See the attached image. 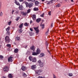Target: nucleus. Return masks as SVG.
Returning a JSON list of instances; mask_svg holds the SVG:
<instances>
[{
  "instance_id": "412c9836",
  "label": "nucleus",
  "mask_w": 78,
  "mask_h": 78,
  "mask_svg": "<svg viewBox=\"0 0 78 78\" xmlns=\"http://www.w3.org/2000/svg\"><path fill=\"white\" fill-rule=\"evenodd\" d=\"M35 32L37 34L39 33V30H35Z\"/></svg>"
},
{
  "instance_id": "69168bd1",
  "label": "nucleus",
  "mask_w": 78,
  "mask_h": 78,
  "mask_svg": "<svg viewBox=\"0 0 78 78\" xmlns=\"http://www.w3.org/2000/svg\"><path fill=\"white\" fill-rule=\"evenodd\" d=\"M71 0V2H73V0Z\"/></svg>"
},
{
  "instance_id": "c756f323",
  "label": "nucleus",
  "mask_w": 78,
  "mask_h": 78,
  "mask_svg": "<svg viewBox=\"0 0 78 78\" xmlns=\"http://www.w3.org/2000/svg\"><path fill=\"white\" fill-rule=\"evenodd\" d=\"M19 12V11H16V12L14 13V14H15V15H17Z\"/></svg>"
},
{
  "instance_id": "58836bf2",
  "label": "nucleus",
  "mask_w": 78,
  "mask_h": 78,
  "mask_svg": "<svg viewBox=\"0 0 78 78\" xmlns=\"http://www.w3.org/2000/svg\"><path fill=\"white\" fill-rule=\"evenodd\" d=\"M41 17H44V13L42 14L41 15Z\"/></svg>"
},
{
  "instance_id": "20e7f679",
  "label": "nucleus",
  "mask_w": 78,
  "mask_h": 78,
  "mask_svg": "<svg viewBox=\"0 0 78 78\" xmlns=\"http://www.w3.org/2000/svg\"><path fill=\"white\" fill-rule=\"evenodd\" d=\"M3 70L4 72H8V70H9L8 67V66L5 67L3 69Z\"/></svg>"
},
{
  "instance_id": "423d86ee",
  "label": "nucleus",
  "mask_w": 78,
  "mask_h": 78,
  "mask_svg": "<svg viewBox=\"0 0 78 78\" xmlns=\"http://www.w3.org/2000/svg\"><path fill=\"white\" fill-rule=\"evenodd\" d=\"M36 52L38 55H39L41 53V50L40 48H38L36 50Z\"/></svg>"
},
{
  "instance_id": "4468645a",
  "label": "nucleus",
  "mask_w": 78,
  "mask_h": 78,
  "mask_svg": "<svg viewBox=\"0 0 78 78\" xmlns=\"http://www.w3.org/2000/svg\"><path fill=\"white\" fill-rule=\"evenodd\" d=\"M31 49L32 50L34 51H35V49L34 48V46H33L30 47Z\"/></svg>"
},
{
  "instance_id": "680f3d73",
  "label": "nucleus",
  "mask_w": 78,
  "mask_h": 78,
  "mask_svg": "<svg viewBox=\"0 0 78 78\" xmlns=\"http://www.w3.org/2000/svg\"><path fill=\"white\" fill-rule=\"evenodd\" d=\"M32 21L31 20H30V23H32Z\"/></svg>"
},
{
  "instance_id": "aec40b11",
  "label": "nucleus",
  "mask_w": 78,
  "mask_h": 78,
  "mask_svg": "<svg viewBox=\"0 0 78 78\" xmlns=\"http://www.w3.org/2000/svg\"><path fill=\"white\" fill-rule=\"evenodd\" d=\"M8 77L9 78H12V75L11 74H9L8 75Z\"/></svg>"
},
{
  "instance_id": "5fc2aeb1",
  "label": "nucleus",
  "mask_w": 78,
  "mask_h": 78,
  "mask_svg": "<svg viewBox=\"0 0 78 78\" xmlns=\"http://www.w3.org/2000/svg\"><path fill=\"white\" fill-rule=\"evenodd\" d=\"M24 0H19V2H23V1H24Z\"/></svg>"
},
{
  "instance_id": "c9c22d12",
  "label": "nucleus",
  "mask_w": 78,
  "mask_h": 78,
  "mask_svg": "<svg viewBox=\"0 0 78 78\" xmlns=\"http://www.w3.org/2000/svg\"><path fill=\"white\" fill-rule=\"evenodd\" d=\"M38 78H45V77H42V76H40L38 77Z\"/></svg>"
},
{
  "instance_id": "f03ea898",
  "label": "nucleus",
  "mask_w": 78,
  "mask_h": 78,
  "mask_svg": "<svg viewBox=\"0 0 78 78\" xmlns=\"http://www.w3.org/2000/svg\"><path fill=\"white\" fill-rule=\"evenodd\" d=\"M36 73H37V75H40V73L42 72V70L40 69L38 70H36L35 71Z\"/></svg>"
},
{
  "instance_id": "393cba45",
  "label": "nucleus",
  "mask_w": 78,
  "mask_h": 78,
  "mask_svg": "<svg viewBox=\"0 0 78 78\" xmlns=\"http://www.w3.org/2000/svg\"><path fill=\"white\" fill-rule=\"evenodd\" d=\"M39 2H38L37 1H36L35 2V5H36V6H38V5H39Z\"/></svg>"
},
{
  "instance_id": "a211bd4d",
  "label": "nucleus",
  "mask_w": 78,
  "mask_h": 78,
  "mask_svg": "<svg viewBox=\"0 0 78 78\" xmlns=\"http://www.w3.org/2000/svg\"><path fill=\"white\" fill-rule=\"evenodd\" d=\"M34 11H38L39 10V9H38V8L35 7L34 9Z\"/></svg>"
},
{
  "instance_id": "c85d7f7f",
  "label": "nucleus",
  "mask_w": 78,
  "mask_h": 78,
  "mask_svg": "<svg viewBox=\"0 0 78 78\" xmlns=\"http://www.w3.org/2000/svg\"><path fill=\"white\" fill-rule=\"evenodd\" d=\"M11 23H12V22L11 21H10V22H8V25H11Z\"/></svg>"
},
{
  "instance_id": "f257e3e1",
  "label": "nucleus",
  "mask_w": 78,
  "mask_h": 78,
  "mask_svg": "<svg viewBox=\"0 0 78 78\" xmlns=\"http://www.w3.org/2000/svg\"><path fill=\"white\" fill-rule=\"evenodd\" d=\"M5 42H6V43L7 44L9 43V42H10V39H9V37L7 36L5 37Z\"/></svg>"
},
{
  "instance_id": "338daca9",
  "label": "nucleus",
  "mask_w": 78,
  "mask_h": 78,
  "mask_svg": "<svg viewBox=\"0 0 78 78\" xmlns=\"http://www.w3.org/2000/svg\"><path fill=\"white\" fill-rule=\"evenodd\" d=\"M30 30L31 31H33V30Z\"/></svg>"
},
{
  "instance_id": "0e129e2a",
  "label": "nucleus",
  "mask_w": 78,
  "mask_h": 78,
  "mask_svg": "<svg viewBox=\"0 0 78 78\" xmlns=\"http://www.w3.org/2000/svg\"><path fill=\"white\" fill-rule=\"evenodd\" d=\"M75 31V30H73V32H74V31Z\"/></svg>"
},
{
  "instance_id": "bb28decb",
  "label": "nucleus",
  "mask_w": 78,
  "mask_h": 78,
  "mask_svg": "<svg viewBox=\"0 0 78 78\" xmlns=\"http://www.w3.org/2000/svg\"><path fill=\"white\" fill-rule=\"evenodd\" d=\"M16 40L18 41H20V37H17Z\"/></svg>"
},
{
  "instance_id": "864d4df0",
  "label": "nucleus",
  "mask_w": 78,
  "mask_h": 78,
  "mask_svg": "<svg viewBox=\"0 0 78 78\" xmlns=\"http://www.w3.org/2000/svg\"><path fill=\"white\" fill-rule=\"evenodd\" d=\"M10 29V27H8L6 30H9Z\"/></svg>"
},
{
  "instance_id": "39448f33",
  "label": "nucleus",
  "mask_w": 78,
  "mask_h": 78,
  "mask_svg": "<svg viewBox=\"0 0 78 78\" xmlns=\"http://www.w3.org/2000/svg\"><path fill=\"white\" fill-rule=\"evenodd\" d=\"M9 62H12L13 61V58L12 57H10L8 58Z\"/></svg>"
},
{
  "instance_id": "37998d69",
  "label": "nucleus",
  "mask_w": 78,
  "mask_h": 78,
  "mask_svg": "<svg viewBox=\"0 0 78 78\" xmlns=\"http://www.w3.org/2000/svg\"><path fill=\"white\" fill-rule=\"evenodd\" d=\"M3 56L2 55H0V59H3Z\"/></svg>"
},
{
  "instance_id": "2f4dec72",
  "label": "nucleus",
  "mask_w": 78,
  "mask_h": 78,
  "mask_svg": "<svg viewBox=\"0 0 78 78\" xmlns=\"http://www.w3.org/2000/svg\"><path fill=\"white\" fill-rule=\"evenodd\" d=\"M22 31H23V30H18V32H19L20 33H21Z\"/></svg>"
},
{
  "instance_id": "a18cd8bd",
  "label": "nucleus",
  "mask_w": 78,
  "mask_h": 78,
  "mask_svg": "<svg viewBox=\"0 0 78 78\" xmlns=\"http://www.w3.org/2000/svg\"><path fill=\"white\" fill-rule=\"evenodd\" d=\"M15 11L14 10H12V14H14V12Z\"/></svg>"
},
{
  "instance_id": "9b49d317",
  "label": "nucleus",
  "mask_w": 78,
  "mask_h": 78,
  "mask_svg": "<svg viewBox=\"0 0 78 78\" xmlns=\"http://www.w3.org/2000/svg\"><path fill=\"white\" fill-rule=\"evenodd\" d=\"M36 58L35 57H34L32 58V62H36Z\"/></svg>"
},
{
  "instance_id": "bf43d9fd",
  "label": "nucleus",
  "mask_w": 78,
  "mask_h": 78,
  "mask_svg": "<svg viewBox=\"0 0 78 78\" xmlns=\"http://www.w3.org/2000/svg\"><path fill=\"white\" fill-rule=\"evenodd\" d=\"M56 21L57 22H59V20H57Z\"/></svg>"
},
{
  "instance_id": "f8f14e48",
  "label": "nucleus",
  "mask_w": 78,
  "mask_h": 78,
  "mask_svg": "<svg viewBox=\"0 0 78 78\" xmlns=\"http://www.w3.org/2000/svg\"><path fill=\"white\" fill-rule=\"evenodd\" d=\"M15 3H16V4L17 5L20 6V4H19V3L18 2H17V0H15Z\"/></svg>"
},
{
  "instance_id": "cd10ccee",
  "label": "nucleus",
  "mask_w": 78,
  "mask_h": 78,
  "mask_svg": "<svg viewBox=\"0 0 78 78\" xmlns=\"http://www.w3.org/2000/svg\"><path fill=\"white\" fill-rule=\"evenodd\" d=\"M68 76H73V74H72V73H68Z\"/></svg>"
},
{
  "instance_id": "6e6552de",
  "label": "nucleus",
  "mask_w": 78,
  "mask_h": 78,
  "mask_svg": "<svg viewBox=\"0 0 78 78\" xmlns=\"http://www.w3.org/2000/svg\"><path fill=\"white\" fill-rule=\"evenodd\" d=\"M32 18L33 20H35L36 19V15H33L32 16Z\"/></svg>"
},
{
  "instance_id": "1a4fd4ad",
  "label": "nucleus",
  "mask_w": 78,
  "mask_h": 78,
  "mask_svg": "<svg viewBox=\"0 0 78 78\" xmlns=\"http://www.w3.org/2000/svg\"><path fill=\"white\" fill-rule=\"evenodd\" d=\"M31 69H33V70L36 69V65H33L31 66Z\"/></svg>"
},
{
  "instance_id": "b1692460",
  "label": "nucleus",
  "mask_w": 78,
  "mask_h": 78,
  "mask_svg": "<svg viewBox=\"0 0 78 78\" xmlns=\"http://www.w3.org/2000/svg\"><path fill=\"white\" fill-rule=\"evenodd\" d=\"M33 57H31V56H30L29 57V60H30V61H32V60H33Z\"/></svg>"
},
{
  "instance_id": "72a5a7b5",
  "label": "nucleus",
  "mask_w": 78,
  "mask_h": 78,
  "mask_svg": "<svg viewBox=\"0 0 78 78\" xmlns=\"http://www.w3.org/2000/svg\"><path fill=\"white\" fill-rule=\"evenodd\" d=\"M61 6V5L59 4H58L57 5H56V7H60Z\"/></svg>"
},
{
  "instance_id": "5701e85b",
  "label": "nucleus",
  "mask_w": 78,
  "mask_h": 78,
  "mask_svg": "<svg viewBox=\"0 0 78 78\" xmlns=\"http://www.w3.org/2000/svg\"><path fill=\"white\" fill-rule=\"evenodd\" d=\"M44 56H45V54H44L43 53H41L40 55V56H41V57H43Z\"/></svg>"
},
{
  "instance_id": "2eb2a0df",
  "label": "nucleus",
  "mask_w": 78,
  "mask_h": 78,
  "mask_svg": "<svg viewBox=\"0 0 78 78\" xmlns=\"http://www.w3.org/2000/svg\"><path fill=\"white\" fill-rule=\"evenodd\" d=\"M38 55V54H37V52H32V55H34V56H36V55Z\"/></svg>"
},
{
  "instance_id": "de8ad7c7",
  "label": "nucleus",
  "mask_w": 78,
  "mask_h": 78,
  "mask_svg": "<svg viewBox=\"0 0 78 78\" xmlns=\"http://www.w3.org/2000/svg\"><path fill=\"white\" fill-rule=\"evenodd\" d=\"M23 76H25V77H26V76H27V74H25V73H24Z\"/></svg>"
},
{
  "instance_id": "13d9d810",
  "label": "nucleus",
  "mask_w": 78,
  "mask_h": 78,
  "mask_svg": "<svg viewBox=\"0 0 78 78\" xmlns=\"http://www.w3.org/2000/svg\"><path fill=\"white\" fill-rule=\"evenodd\" d=\"M47 51L49 53H50V51L49 50H48Z\"/></svg>"
},
{
  "instance_id": "473e14b6",
  "label": "nucleus",
  "mask_w": 78,
  "mask_h": 78,
  "mask_svg": "<svg viewBox=\"0 0 78 78\" xmlns=\"http://www.w3.org/2000/svg\"><path fill=\"white\" fill-rule=\"evenodd\" d=\"M30 36H32V35H33V34H34L33 33L31 32H30Z\"/></svg>"
},
{
  "instance_id": "79ce46f5",
  "label": "nucleus",
  "mask_w": 78,
  "mask_h": 78,
  "mask_svg": "<svg viewBox=\"0 0 78 78\" xmlns=\"http://www.w3.org/2000/svg\"><path fill=\"white\" fill-rule=\"evenodd\" d=\"M0 16L1 17H2L3 16V13L2 12H1L0 13Z\"/></svg>"
},
{
  "instance_id": "3c124183",
  "label": "nucleus",
  "mask_w": 78,
  "mask_h": 78,
  "mask_svg": "<svg viewBox=\"0 0 78 78\" xmlns=\"http://www.w3.org/2000/svg\"><path fill=\"white\" fill-rule=\"evenodd\" d=\"M30 12V9H29L27 10V12L29 13Z\"/></svg>"
},
{
  "instance_id": "0eeeda50",
  "label": "nucleus",
  "mask_w": 78,
  "mask_h": 78,
  "mask_svg": "<svg viewBox=\"0 0 78 78\" xmlns=\"http://www.w3.org/2000/svg\"><path fill=\"white\" fill-rule=\"evenodd\" d=\"M32 6H33V3H30L29 4L28 7H29L30 8H31Z\"/></svg>"
},
{
  "instance_id": "774afa93",
  "label": "nucleus",
  "mask_w": 78,
  "mask_h": 78,
  "mask_svg": "<svg viewBox=\"0 0 78 78\" xmlns=\"http://www.w3.org/2000/svg\"><path fill=\"white\" fill-rule=\"evenodd\" d=\"M1 47H2V46L0 45V48H1Z\"/></svg>"
},
{
  "instance_id": "ea45409f",
  "label": "nucleus",
  "mask_w": 78,
  "mask_h": 78,
  "mask_svg": "<svg viewBox=\"0 0 78 78\" xmlns=\"http://www.w3.org/2000/svg\"><path fill=\"white\" fill-rule=\"evenodd\" d=\"M38 28H39V27H34V28L35 30H38Z\"/></svg>"
},
{
  "instance_id": "f704fd0d",
  "label": "nucleus",
  "mask_w": 78,
  "mask_h": 78,
  "mask_svg": "<svg viewBox=\"0 0 78 78\" xmlns=\"http://www.w3.org/2000/svg\"><path fill=\"white\" fill-rule=\"evenodd\" d=\"M49 32V30H48L47 32H46V35H47L48 34Z\"/></svg>"
},
{
  "instance_id": "9d476101",
  "label": "nucleus",
  "mask_w": 78,
  "mask_h": 78,
  "mask_svg": "<svg viewBox=\"0 0 78 78\" xmlns=\"http://www.w3.org/2000/svg\"><path fill=\"white\" fill-rule=\"evenodd\" d=\"M21 69L22 70H23V71H24L25 70H26L27 69V67L25 66H23L22 67Z\"/></svg>"
},
{
  "instance_id": "4be33fe9",
  "label": "nucleus",
  "mask_w": 78,
  "mask_h": 78,
  "mask_svg": "<svg viewBox=\"0 0 78 78\" xmlns=\"http://www.w3.org/2000/svg\"><path fill=\"white\" fill-rule=\"evenodd\" d=\"M19 9H20V10H21V9H23V8L22 7V5H20L19 8Z\"/></svg>"
},
{
  "instance_id": "7c9ffc66",
  "label": "nucleus",
  "mask_w": 78,
  "mask_h": 78,
  "mask_svg": "<svg viewBox=\"0 0 78 78\" xmlns=\"http://www.w3.org/2000/svg\"><path fill=\"white\" fill-rule=\"evenodd\" d=\"M6 31H7V33L8 34H9V33H10V31H9V30H6Z\"/></svg>"
},
{
  "instance_id": "6e6d98bb",
  "label": "nucleus",
  "mask_w": 78,
  "mask_h": 78,
  "mask_svg": "<svg viewBox=\"0 0 78 78\" xmlns=\"http://www.w3.org/2000/svg\"><path fill=\"white\" fill-rule=\"evenodd\" d=\"M52 27H53V23H51V28H52Z\"/></svg>"
},
{
  "instance_id": "e2e57ef3",
  "label": "nucleus",
  "mask_w": 78,
  "mask_h": 78,
  "mask_svg": "<svg viewBox=\"0 0 78 78\" xmlns=\"http://www.w3.org/2000/svg\"><path fill=\"white\" fill-rule=\"evenodd\" d=\"M41 1H42V2H44V1H45V0H41Z\"/></svg>"
},
{
  "instance_id": "052dcab7",
  "label": "nucleus",
  "mask_w": 78,
  "mask_h": 78,
  "mask_svg": "<svg viewBox=\"0 0 78 78\" xmlns=\"http://www.w3.org/2000/svg\"><path fill=\"white\" fill-rule=\"evenodd\" d=\"M25 48H27V46H26L25 47Z\"/></svg>"
},
{
  "instance_id": "6ab92c4d",
  "label": "nucleus",
  "mask_w": 78,
  "mask_h": 78,
  "mask_svg": "<svg viewBox=\"0 0 78 78\" xmlns=\"http://www.w3.org/2000/svg\"><path fill=\"white\" fill-rule=\"evenodd\" d=\"M41 20V18H38L36 20V22L39 23Z\"/></svg>"
},
{
  "instance_id": "09e8293b",
  "label": "nucleus",
  "mask_w": 78,
  "mask_h": 78,
  "mask_svg": "<svg viewBox=\"0 0 78 78\" xmlns=\"http://www.w3.org/2000/svg\"><path fill=\"white\" fill-rule=\"evenodd\" d=\"M48 15H49V16H51V12L50 11L48 13Z\"/></svg>"
},
{
  "instance_id": "f3484780",
  "label": "nucleus",
  "mask_w": 78,
  "mask_h": 78,
  "mask_svg": "<svg viewBox=\"0 0 78 78\" xmlns=\"http://www.w3.org/2000/svg\"><path fill=\"white\" fill-rule=\"evenodd\" d=\"M24 26L26 27H28L29 26V23H25L24 24Z\"/></svg>"
},
{
  "instance_id": "a19ab883",
  "label": "nucleus",
  "mask_w": 78,
  "mask_h": 78,
  "mask_svg": "<svg viewBox=\"0 0 78 78\" xmlns=\"http://www.w3.org/2000/svg\"><path fill=\"white\" fill-rule=\"evenodd\" d=\"M19 19H20V17H17V18L16 19V21H18V20H19Z\"/></svg>"
},
{
  "instance_id": "c03bdc74",
  "label": "nucleus",
  "mask_w": 78,
  "mask_h": 78,
  "mask_svg": "<svg viewBox=\"0 0 78 78\" xmlns=\"http://www.w3.org/2000/svg\"><path fill=\"white\" fill-rule=\"evenodd\" d=\"M27 15V13H23V16H25Z\"/></svg>"
},
{
  "instance_id": "7ed1b4c3",
  "label": "nucleus",
  "mask_w": 78,
  "mask_h": 78,
  "mask_svg": "<svg viewBox=\"0 0 78 78\" xmlns=\"http://www.w3.org/2000/svg\"><path fill=\"white\" fill-rule=\"evenodd\" d=\"M38 62L39 64V66L41 67L44 66V63L41 61L40 60L38 61Z\"/></svg>"
},
{
  "instance_id": "4c0bfd02",
  "label": "nucleus",
  "mask_w": 78,
  "mask_h": 78,
  "mask_svg": "<svg viewBox=\"0 0 78 78\" xmlns=\"http://www.w3.org/2000/svg\"><path fill=\"white\" fill-rule=\"evenodd\" d=\"M41 27H42V29H44L45 27V26H44V24H42Z\"/></svg>"
},
{
  "instance_id": "ddd939ff",
  "label": "nucleus",
  "mask_w": 78,
  "mask_h": 78,
  "mask_svg": "<svg viewBox=\"0 0 78 78\" xmlns=\"http://www.w3.org/2000/svg\"><path fill=\"white\" fill-rule=\"evenodd\" d=\"M14 51L15 53H18V51H19V49L17 48H16L15 49Z\"/></svg>"
},
{
  "instance_id": "4d7b16f0",
  "label": "nucleus",
  "mask_w": 78,
  "mask_h": 78,
  "mask_svg": "<svg viewBox=\"0 0 78 78\" xmlns=\"http://www.w3.org/2000/svg\"><path fill=\"white\" fill-rule=\"evenodd\" d=\"M28 2H31V0H27Z\"/></svg>"
},
{
  "instance_id": "8fccbe9b",
  "label": "nucleus",
  "mask_w": 78,
  "mask_h": 78,
  "mask_svg": "<svg viewBox=\"0 0 78 78\" xmlns=\"http://www.w3.org/2000/svg\"><path fill=\"white\" fill-rule=\"evenodd\" d=\"M48 42H46V45L47 47V46H48Z\"/></svg>"
},
{
  "instance_id": "603ef678",
  "label": "nucleus",
  "mask_w": 78,
  "mask_h": 78,
  "mask_svg": "<svg viewBox=\"0 0 78 78\" xmlns=\"http://www.w3.org/2000/svg\"><path fill=\"white\" fill-rule=\"evenodd\" d=\"M35 0H31V2H34Z\"/></svg>"
},
{
  "instance_id": "dca6fc26",
  "label": "nucleus",
  "mask_w": 78,
  "mask_h": 78,
  "mask_svg": "<svg viewBox=\"0 0 78 78\" xmlns=\"http://www.w3.org/2000/svg\"><path fill=\"white\" fill-rule=\"evenodd\" d=\"M23 23H22L19 26V28H22L23 27Z\"/></svg>"
},
{
  "instance_id": "a878e982",
  "label": "nucleus",
  "mask_w": 78,
  "mask_h": 78,
  "mask_svg": "<svg viewBox=\"0 0 78 78\" xmlns=\"http://www.w3.org/2000/svg\"><path fill=\"white\" fill-rule=\"evenodd\" d=\"M26 5V6L27 8L28 7V5H29V4L28 3V2H26L25 3Z\"/></svg>"
},
{
  "instance_id": "e433bc0d",
  "label": "nucleus",
  "mask_w": 78,
  "mask_h": 78,
  "mask_svg": "<svg viewBox=\"0 0 78 78\" xmlns=\"http://www.w3.org/2000/svg\"><path fill=\"white\" fill-rule=\"evenodd\" d=\"M7 47H11V45L10 44H8L7 45Z\"/></svg>"
},
{
  "instance_id": "49530a36",
  "label": "nucleus",
  "mask_w": 78,
  "mask_h": 78,
  "mask_svg": "<svg viewBox=\"0 0 78 78\" xmlns=\"http://www.w3.org/2000/svg\"><path fill=\"white\" fill-rule=\"evenodd\" d=\"M53 78H56V76H55V74H54L53 75Z\"/></svg>"
}]
</instances>
